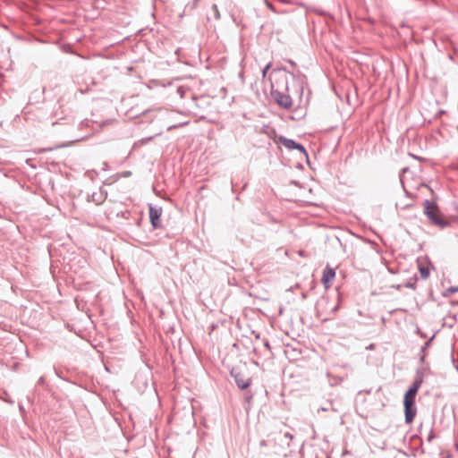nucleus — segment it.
I'll use <instances>...</instances> for the list:
<instances>
[{
  "label": "nucleus",
  "instance_id": "26",
  "mask_svg": "<svg viewBox=\"0 0 458 458\" xmlns=\"http://www.w3.org/2000/svg\"><path fill=\"white\" fill-rule=\"evenodd\" d=\"M46 150H47V148L42 149V151H46ZM47 150H52V148H47Z\"/></svg>",
  "mask_w": 458,
  "mask_h": 458
},
{
  "label": "nucleus",
  "instance_id": "17",
  "mask_svg": "<svg viewBox=\"0 0 458 458\" xmlns=\"http://www.w3.org/2000/svg\"><path fill=\"white\" fill-rule=\"evenodd\" d=\"M103 165H104V167H103L104 170H107L108 169L107 162H104Z\"/></svg>",
  "mask_w": 458,
  "mask_h": 458
},
{
  "label": "nucleus",
  "instance_id": "2",
  "mask_svg": "<svg viewBox=\"0 0 458 458\" xmlns=\"http://www.w3.org/2000/svg\"><path fill=\"white\" fill-rule=\"evenodd\" d=\"M424 207L425 214L434 225H437L440 228H445L450 225V223L447 220L444 219L439 216L437 206L435 203L430 202L428 199H426L424 201Z\"/></svg>",
  "mask_w": 458,
  "mask_h": 458
},
{
  "label": "nucleus",
  "instance_id": "10",
  "mask_svg": "<svg viewBox=\"0 0 458 458\" xmlns=\"http://www.w3.org/2000/svg\"><path fill=\"white\" fill-rule=\"evenodd\" d=\"M435 337V335H433L420 348V352H421V355L420 357V362H424L425 360V357H426V354H425V351L430 346V344L432 342V340L434 339Z\"/></svg>",
  "mask_w": 458,
  "mask_h": 458
},
{
  "label": "nucleus",
  "instance_id": "14",
  "mask_svg": "<svg viewBox=\"0 0 458 458\" xmlns=\"http://www.w3.org/2000/svg\"><path fill=\"white\" fill-rule=\"evenodd\" d=\"M271 63H268L263 69H262V77L265 78L266 75H267V71L270 69L271 67Z\"/></svg>",
  "mask_w": 458,
  "mask_h": 458
},
{
  "label": "nucleus",
  "instance_id": "24",
  "mask_svg": "<svg viewBox=\"0 0 458 458\" xmlns=\"http://www.w3.org/2000/svg\"><path fill=\"white\" fill-rule=\"evenodd\" d=\"M408 170V167L403 169V172L405 173Z\"/></svg>",
  "mask_w": 458,
  "mask_h": 458
},
{
  "label": "nucleus",
  "instance_id": "7",
  "mask_svg": "<svg viewBox=\"0 0 458 458\" xmlns=\"http://www.w3.org/2000/svg\"><path fill=\"white\" fill-rule=\"evenodd\" d=\"M335 269L327 265L323 271V276H322V279H321L326 289H328L330 287V284H331L332 281L335 279Z\"/></svg>",
  "mask_w": 458,
  "mask_h": 458
},
{
  "label": "nucleus",
  "instance_id": "1",
  "mask_svg": "<svg viewBox=\"0 0 458 458\" xmlns=\"http://www.w3.org/2000/svg\"><path fill=\"white\" fill-rule=\"evenodd\" d=\"M416 391H412L411 389H407L403 397V406H404V420L406 424H410L413 421L416 414L417 408L415 406V398L417 395Z\"/></svg>",
  "mask_w": 458,
  "mask_h": 458
},
{
  "label": "nucleus",
  "instance_id": "25",
  "mask_svg": "<svg viewBox=\"0 0 458 458\" xmlns=\"http://www.w3.org/2000/svg\"><path fill=\"white\" fill-rule=\"evenodd\" d=\"M175 126H170L168 127V131L172 130L173 128H174Z\"/></svg>",
  "mask_w": 458,
  "mask_h": 458
},
{
  "label": "nucleus",
  "instance_id": "27",
  "mask_svg": "<svg viewBox=\"0 0 458 458\" xmlns=\"http://www.w3.org/2000/svg\"><path fill=\"white\" fill-rule=\"evenodd\" d=\"M264 444H265V441H261V442H260V445H264Z\"/></svg>",
  "mask_w": 458,
  "mask_h": 458
},
{
  "label": "nucleus",
  "instance_id": "13",
  "mask_svg": "<svg viewBox=\"0 0 458 458\" xmlns=\"http://www.w3.org/2000/svg\"><path fill=\"white\" fill-rule=\"evenodd\" d=\"M47 386L45 377L42 376L38 378V380L37 382V386Z\"/></svg>",
  "mask_w": 458,
  "mask_h": 458
},
{
  "label": "nucleus",
  "instance_id": "3",
  "mask_svg": "<svg viewBox=\"0 0 458 458\" xmlns=\"http://www.w3.org/2000/svg\"><path fill=\"white\" fill-rule=\"evenodd\" d=\"M271 96L273 99L276 101V103L281 107H284L285 109H290L292 107L293 100L288 94L281 92L277 89H272Z\"/></svg>",
  "mask_w": 458,
  "mask_h": 458
},
{
  "label": "nucleus",
  "instance_id": "23",
  "mask_svg": "<svg viewBox=\"0 0 458 458\" xmlns=\"http://www.w3.org/2000/svg\"><path fill=\"white\" fill-rule=\"evenodd\" d=\"M289 63L291 64V65L294 66L295 65V63L293 61H289Z\"/></svg>",
  "mask_w": 458,
  "mask_h": 458
},
{
  "label": "nucleus",
  "instance_id": "20",
  "mask_svg": "<svg viewBox=\"0 0 458 458\" xmlns=\"http://www.w3.org/2000/svg\"><path fill=\"white\" fill-rule=\"evenodd\" d=\"M109 123H110V121H109V120H106V121L103 122L102 126H103V125H106V124H108Z\"/></svg>",
  "mask_w": 458,
  "mask_h": 458
},
{
  "label": "nucleus",
  "instance_id": "4",
  "mask_svg": "<svg viewBox=\"0 0 458 458\" xmlns=\"http://www.w3.org/2000/svg\"><path fill=\"white\" fill-rule=\"evenodd\" d=\"M231 376L233 377L235 384L240 389H246L251 383V378L246 377L238 369L233 368L231 370Z\"/></svg>",
  "mask_w": 458,
  "mask_h": 458
},
{
  "label": "nucleus",
  "instance_id": "18",
  "mask_svg": "<svg viewBox=\"0 0 458 458\" xmlns=\"http://www.w3.org/2000/svg\"><path fill=\"white\" fill-rule=\"evenodd\" d=\"M405 286H406V287H408V288H412V287H413V284H412L408 283V284H406V285H405Z\"/></svg>",
  "mask_w": 458,
  "mask_h": 458
},
{
  "label": "nucleus",
  "instance_id": "8",
  "mask_svg": "<svg viewBox=\"0 0 458 458\" xmlns=\"http://www.w3.org/2000/svg\"><path fill=\"white\" fill-rule=\"evenodd\" d=\"M106 198V192L99 189L98 191H94L92 194L88 196L89 202H94L97 205H100L105 201Z\"/></svg>",
  "mask_w": 458,
  "mask_h": 458
},
{
  "label": "nucleus",
  "instance_id": "21",
  "mask_svg": "<svg viewBox=\"0 0 458 458\" xmlns=\"http://www.w3.org/2000/svg\"><path fill=\"white\" fill-rule=\"evenodd\" d=\"M129 175H131V172L130 171L124 173V176H129Z\"/></svg>",
  "mask_w": 458,
  "mask_h": 458
},
{
  "label": "nucleus",
  "instance_id": "22",
  "mask_svg": "<svg viewBox=\"0 0 458 458\" xmlns=\"http://www.w3.org/2000/svg\"><path fill=\"white\" fill-rule=\"evenodd\" d=\"M265 347L269 348V344H268V342H266V343H265Z\"/></svg>",
  "mask_w": 458,
  "mask_h": 458
},
{
  "label": "nucleus",
  "instance_id": "5",
  "mask_svg": "<svg viewBox=\"0 0 458 458\" xmlns=\"http://www.w3.org/2000/svg\"><path fill=\"white\" fill-rule=\"evenodd\" d=\"M279 141L288 149L299 150L306 157L307 160L309 159L308 152L303 145L284 136L279 137Z\"/></svg>",
  "mask_w": 458,
  "mask_h": 458
},
{
  "label": "nucleus",
  "instance_id": "19",
  "mask_svg": "<svg viewBox=\"0 0 458 458\" xmlns=\"http://www.w3.org/2000/svg\"><path fill=\"white\" fill-rule=\"evenodd\" d=\"M433 438V433L431 432L428 437V440L430 441Z\"/></svg>",
  "mask_w": 458,
  "mask_h": 458
},
{
  "label": "nucleus",
  "instance_id": "6",
  "mask_svg": "<svg viewBox=\"0 0 458 458\" xmlns=\"http://www.w3.org/2000/svg\"><path fill=\"white\" fill-rule=\"evenodd\" d=\"M161 215H162V208H157L149 204V219L152 226L154 228H159L161 227Z\"/></svg>",
  "mask_w": 458,
  "mask_h": 458
},
{
  "label": "nucleus",
  "instance_id": "15",
  "mask_svg": "<svg viewBox=\"0 0 458 458\" xmlns=\"http://www.w3.org/2000/svg\"><path fill=\"white\" fill-rule=\"evenodd\" d=\"M253 397V394H250V392H247L244 394V400L247 402V403H250Z\"/></svg>",
  "mask_w": 458,
  "mask_h": 458
},
{
  "label": "nucleus",
  "instance_id": "12",
  "mask_svg": "<svg viewBox=\"0 0 458 458\" xmlns=\"http://www.w3.org/2000/svg\"><path fill=\"white\" fill-rule=\"evenodd\" d=\"M211 9L214 13V17L216 20H219L221 18L220 12L218 10V7L216 4H212Z\"/></svg>",
  "mask_w": 458,
  "mask_h": 458
},
{
  "label": "nucleus",
  "instance_id": "9",
  "mask_svg": "<svg viewBox=\"0 0 458 458\" xmlns=\"http://www.w3.org/2000/svg\"><path fill=\"white\" fill-rule=\"evenodd\" d=\"M424 380V374L421 369H417L415 379L409 389L418 392Z\"/></svg>",
  "mask_w": 458,
  "mask_h": 458
},
{
  "label": "nucleus",
  "instance_id": "11",
  "mask_svg": "<svg viewBox=\"0 0 458 458\" xmlns=\"http://www.w3.org/2000/svg\"><path fill=\"white\" fill-rule=\"evenodd\" d=\"M419 270L420 273V276L423 279H426L429 276V268L424 266H420Z\"/></svg>",
  "mask_w": 458,
  "mask_h": 458
},
{
  "label": "nucleus",
  "instance_id": "16",
  "mask_svg": "<svg viewBox=\"0 0 458 458\" xmlns=\"http://www.w3.org/2000/svg\"><path fill=\"white\" fill-rule=\"evenodd\" d=\"M447 293H453L458 292V287L451 286L446 290Z\"/></svg>",
  "mask_w": 458,
  "mask_h": 458
}]
</instances>
